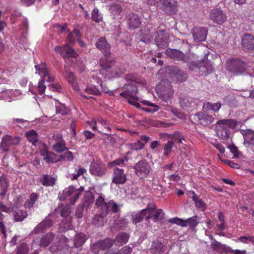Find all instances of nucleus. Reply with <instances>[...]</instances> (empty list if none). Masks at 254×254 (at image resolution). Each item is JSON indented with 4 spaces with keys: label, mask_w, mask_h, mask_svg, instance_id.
<instances>
[{
    "label": "nucleus",
    "mask_w": 254,
    "mask_h": 254,
    "mask_svg": "<svg viewBox=\"0 0 254 254\" xmlns=\"http://www.w3.org/2000/svg\"><path fill=\"white\" fill-rule=\"evenodd\" d=\"M96 47L101 50L104 54L105 58L100 60L101 68L100 73L105 78H114L120 76L126 71V67L119 64L112 70L111 68L114 64V61L108 59L110 55V46L103 37L100 38L96 43Z\"/></svg>",
    "instance_id": "f257e3e1"
},
{
    "label": "nucleus",
    "mask_w": 254,
    "mask_h": 254,
    "mask_svg": "<svg viewBox=\"0 0 254 254\" xmlns=\"http://www.w3.org/2000/svg\"><path fill=\"white\" fill-rule=\"evenodd\" d=\"M96 205L100 209V214L95 215L92 219V223L96 226H100L106 222L105 217L110 211L117 213L120 211L121 205H118L113 200L108 202L105 201L102 196H99L96 200Z\"/></svg>",
    "instance_id": "f03ea898"
},
{
    "label": "nucleus",
    "mask_w": 254,
    "mask_h": 254,
    "mask_svg": "<svg viewBox=\"0 0 254 254\" xmlns=\"http://www.w3.org/2000/svg\"><path fill=\"white\" fill-rule=\"evenodd\" d=\"M36 70L39 72V74L42 77V79L39 81L38 90L40 95H43L46 89V86L44 84L45 81L51 82L54 80V77L49 74V71L45 63H41L35 66Z\"/></svg>",
    "instance_id": "7ed1b4c3"
},
{
    "label": "nucleus",
    "mask_w": 254,
    "mask_h": 254,
    "mask_svg": "<svg viewBox=\"0 0 254 254\" xmlns=\"http://www.w3.org/2000/svg\"><path fill=\"white\" fill-rule=\"evenodd\" d=\"M236 125V122L233 120H222L217 122L216 126L217 135L222 139L228 138L230 135L229 128H233Z\"/></svg>",
    "instance_id": "20e7f679"
},
{
    "label": "nucleus",
    "mask_w": 254,
    "mask_h": 254,
    "mask_svg": "<svg viewBox=\"0 0 254 254\" xmlns=\"http://www.w3.org/2000/svg\"><path fill=\"white\" fill-rule=\"evenodd\" d=\"M156 91L159 98L166 102L170 100L174 94L172 87L168 80H161L156 86Z\"/></svg>",
    "instance_id": "39448f33"
},
{
    "label": "nucleus",
    "mask_w": 254,
    "mask_h": 254,
    "mask_svg": "<svg viewBox=\"0 0 254 254\" xmlns=\"http://www.w3.org/2000/svg\"><path fill=\"white\" fill-rule=\"evenodd\" d=\"M127 90L120 93V95L127 99L130 104L137 108H141L140 104L137 102L138 99L136 96L137 91V87L134 84H128L126 86Z\"/></svg>",
    "instance_id": "423d86ee"
},
{
    "label": "nucleus",
    "mask_w": 254,
    "mask_h": 254,
    "mask_svg": "<svg viewBox=\"0 0 254 254\" xmlns=\"http://www.w3.org/2000/svg\"><path fill=\"white\" fill-rule=\"evenodd\" d=\"M83 190V187H80L79 189H75L73 187H69L65 189L63 191V196H61V200H69L70 203L74 204L78 199L81 192Z\"/></svg>",
    "instance_id": "0eeeda50"
},
{
    "label": "nucleus",
    "mask_w": 254,
    "mask_h": 254,
    "mask_svg": "<svg viewBox=\"0 0 254 254\" xmlns=\"http://www.w3.org/2000/svg\"><path fill=\"white\" fill-rule=\"evenodd\" d=\"M135 174L140 178L146 177L151 170L150 164L146 160H141L134 166Z\"/></svg>",
    "instance_id": "6e6552de"
},
{
    "label": "nucleus",
    "mask_w": 254,
    "mask_h": 254,
    "mask_svg": "<svg viewBox=\"0 0 254 254\" xmlns=\"http://www.w3.org/2000/svg\"><path fill=\"white\" fill-rule=\"evenodd\" d=\"M200 64L199 63L198 64L194 62L190 63L189 65V68L192 71L198 69L201 75H207L212 72L213 67L209 61L203 60Z\"/></svg>",
    "instance_id": "1a4fd4ad"
},
{
    "label": "nucleus",
    "mask_w": 254,
    "mask_h": 254,
    "mask_svg": "<svg viewBox=\"0 0 254 254\" xmlns=\"http://www.w3.org/2000/svg\"><path fill=\"white\" fill-rule=\"evenodd\" d=\"M226 69L236 74L243 73L245 70V64L240 60L231 59L227 61Z\"/></svg>",
    "instance_id": "9d476101"
},
{
    "label": "nucleus",
    "mask_w": 254,
    "mask_h": 254,
    "mask_svg": "<svg viewBox=\"0 0 254 254\" xmlns=\"http://www.w3.org/2000/svg\"><path fill=\"white\" fill-rule=\"evenodd\" d=\"M166 72L169 76L176 81L184 82L187 79V75L175 66H169L166 67Z\"/></svg>",
    "instance_id": "9b49d317"
},
{
    "label": "nucleus",
    "mask_w": 254,
    "mask_h": 254,
    "mask_svg": "<svg viewBox=\"0 0 254 254\" xmlns=\"http://www.w3.org/2000/svg\"><path fill=\"white\" fill-rule=\"evenodd\" d=\"M159 7L168 14H174L178 11L177 3L175 0H160Z\"/></svg>",
    "instance_id": "f8f14e48"
},
{
    "label": "nucleus",
    "mask_w": 254,
    "mask_h": 254,
    "mask_svg": "<svg viewBox=\"0 0 254 254\" xmlns=\"http://www.w3.org/2000/svg\"><path fill=\"white\" fill-rule=\"evenodd\" d=\"M209 18L217 24H222L227 19L225 12L219 8H214L209 12Z\"/></svg>",
    "instance_id": "ddd939ff"
},
{
    "label": "nucleus",
    "mask_w": 254,
    "mask_h": 254,
    "mask_svg": "<svg viewBox=\"0 0 254 254\" xmlns=\"http://www.w3.org/2000/svg\"><path fill=\"white\" fill-rule=\"evenodd\" d=\"M173 139L169 140L165 145L163 149L164 156H168L171 152L174 141L179 143H182L183 140H185L184 136L180 132H176L173 134Z\"/></svg>",
    "instance_id": "4468645a"
},
{
    "label": "nucleus",
    "mask_w": 254,
    "mask_h": 254,
    "mask_svg": "<svg viewBox=\"0 0 254 254\" xmlns=\"http://www.w3.org/2000/svg\"><path fill=\"white\" fill-rule=\"evenodd\" d=\"M166 55L170 58L175 60L181 61L184 63L189 62L190 57L185 56L181 51L174 49L168 48L166 51Z\"/></svg>",
    "instance_id": "2eb2a0df"
},
{
    "label": "nucleus",
    "mask_w": 254,
    "mask_h": 254,
    "mask_svg": "<svg viewBox=\"0 0 254 254\" xmlns=\"http://www.w3.org/2000/svg\"><path fill=\"white\" fill-rule=\"evenodd\" d=\"M244 144L245 147L253 151H254V130L247 129L243 130Z\"/></svg>",
    "instance_id": "dca6fc26"
},
{
    "label": "nucleus",
    "mask_w": 254,
    "mask_h": 254,
    "mask_svg": "<svg viewBox=\"0 0 254 254\" xmlns=\"http://www.w3.org/2000/svg\"><path fill=\"white\" fill-rule=\"evenodd\" d=\"M191 34L195 42L205 40L207 34V29L205 27H196L192 29Z\"/></svg>",
    "instance_id": "f3484780"
},
{
    "label": "nucleus",
    "mask_w": 254,
    "mask_h": 254,
    "mask_svg": "<svg viewBox=\"0 0 254 254\" xmlns=\"http://www.w3.org/2000/svg\"><path fill=\"white\" fill-rule=\"evenodd\" d=\"M156 44L159 48L164 49L168 46L169 37L167 33L161 30L157 32L155 38Z\"/></svg>",
    "instance_id": "a211bd4d"
},
{
    "label": "nucleus",
    "mask_w": 254,
    "mask_h": 254,
    "mask_svg": "<svg viewBox=\"0 0 254 254\" xmlns=\"http://www.w3.org/2000/svg\"><path fill=\"white\" fill-rule=\"evenodd\" d=\"M56 52L60 53L63 55L64 58L66 60V58L69 57L75 58L78 55L77 54L67 45H65L64 47L56 46L55 48Z\"/></svg>",
    "instance_id": "6ab92c4d"
},
{
    "label": "nucleus",
    "mask_w": 254,
    "mask_h": 254,
    "mask_svg": "<svg viewBox=\"0 0 254 254\" xmlns=\"http://www.w3.org/2000/svg\"><path fill=\"white\" fill-rule=\"evenodd\" d=\"M113 183L116 184H124L127 181V176L124 170L118 167L114 169Z\"/></svg>",
    "instance_id": "aec40b11"
},
{
    "label": "nucleus",
    "mask_w": 254,
    "mask_h": 254,
    "mask_svg": "<svg viewBox=\"0 0 254 254\" xmlns=\"http://www.w3.org/2000/svg\"><path fill=\"white\" fill-rule=\"evenodd\" d=\"M194 119L197 120L199 124L204 126L211 124L214 120V118L212 116L202 112L195 114Z\"/></svg>",
    "instance_id": "412c9836"
},
{
    "label": "nucleus",
    "mask_w": 254,
    "mask_h": 254,
    "mask_svg": "<svg viewBox=\"0 0 254 254\" xmlns=\"http://www.w3.org/2000/svg\"><path fill=\"white\" fill-rule=\"evenodd\" d=\"M19 141L20 138L18 137H12L9 135H5L2 137L1 147L4 151H7L9 147L17 144Z\"/></svg>",
    "instance_id": "4be33fe9"
},
{
    "label": "nucleus",
    "mask_w": 254,
    "mask_h": 254,
    "mask_svg": "<svg viewBox=\"0 0 254 254\" xmlns=\"http://www.w3.org/2000/svg\"><path fill=\"white\" fill-rule=\"evenodd\" d=\"M90 173L96 176H102L106 172V168L104 166H101L99 163L92 161L89 169Z\"/></svg>",
    "instance_id": "5701e85b"
},
{
    "label": "nucleus",
    "mask_w": 254,
    "mask_h": 254,
    "mask_svg": "<svg viewBox=\"0 0 254 254\" xmlns=\"http://www.w3.org/2000/svg\"><path fill=\"white\" fill-rule=\"evenodd\" d=\"M151 213H152V210L146 209V208L142 210L139 213H133L132 214L133 223L136 224L140 222L144 217L146 220H148Z\"/></svg>",
    "instance_id": "b1692460"
},
{
    "label": "nucleus",
    "mask_w": 254,
    "mask_h": 254,
    "mask_svg": "<svg viewBox=\"0 0 254 254\" xmlns=\"http://www.w3.org/2000/svg\"><path fill=\"white\" fill-rule=\"evenodd\" d=\"M180 104L184 110L187 111H191L196 106V103L192 99L189 97L181 98L180 100Z\"/></svg>",
    "instance_id": "393cba45"
},
{
    "label": "nucleus",
    "mask_w": 254,
    "mask_h": 254,
    "mask_svg": "<svg viewBox=\"0 0 254 254\" xmlns=\"http://www.w3.org/2000/svg\"><path fill=\"white\" fill-rule=\"evenodd\" d=\"M242 43L244 48L247 50H254V37L249 34H245L242 39Z\"/></svg>",
    "instance_id": "a878e982"
},
{
    "label": "nucleus",
    "mask_w": 254,
    "mask_h": 254,
    "mask_svg": "<svg viewBox=\"0 0 254 254\" xmlns=\"http://www.w3.org/2000/svg\"><path fill=\"white\" fill-rule=\"evenodd\" d=\"M89 126L92 127L93 130H97L98 127V125H101L108 130H110V128L107 123V121L102 118H99L97 120H92L91 122H87Z\"/></svg>",
    "instance_id": "bb28decb"
},
{
    "label": "nucleus",
    "mask_w": 254,
    "mask_h": 254,
    "mask_svg": "<svg viewBox=\"0 0 254 254\" xmlns=\"http://www.w3.org/2000/svg\"><path fill=\"white\" fill-rule=\"evenodd\" d=\"M41 154L43 157V159L48 163H56L59 160V157L54 153L48 152L46 149H44L41 151Z\"/></svg>",
    "instance_id": "cd10ccee"
},
{
    "label": "nucleus",
    "mask_w": 254,
    "mask_h": 254,
    "mask_svg": "<svg viewBox=\"0 0 254 254\" xmlns=\"http://www.w3.org/2000/svg\"><path fill=\"white\" fill-rule=\"evenodd\" d=\"M146 209L152 210V213L149 215V218L153 217L155 222L160 220L163 218L164 213L162 210L160 209H156V207L154 204H152L151 206H148Z\"/></svg>",
    "instance_id": "c85d7f7f"
},
{
    "label": "nucleus",
    "mask_w": 254,
    "mask_h": 254,
    "mask_svg": "<svg viewBox=\"0 0 254 254\" xmlns=\"http://www.w3.org/2000/svg\"><path fill=\"white\" fill-rule=\"evenodd\" d=\"M127 23L129 26L133 29L138 28L141 24L140 20L138 16L133 13L128 15Z\"/></svg>",
    "instance_id": "c756f323"
},
{
    "label": "nucleus",
    "mask_w": 254,
    "mask_h": 254,
    "mask_svg": "<svg viewBox=\"0 0 254 254\" xmlns=\"http://www.w3.org/2000/svg\"><path fill=\"white\" fill-rule=\"evenodd\" d=\"M52 225V221L49 218H47L42 222L37 225L34 231L36 233H42L46 230L47 228L50 227Z\"/></svg>",
    "instance_id": "7c9ffc66"
},
{
    "label": "nucleus",
    "mask_w": 254,
    "mask_h": 254,
    "mask_svg": "<svg viewBox=\"0 0 254 254\" xmlns=\"http://www.w3.org/2000/svg\"><path fill=\"white\" fill-rule=\"evenodd\" d=\"M129 239V235L125 233H121L117 235L113 241L114 244L117 246H121L127 243Z\"/></svg>",
    "instance_id": "2f4dec72"
},
{
    "label": "nucleus",
    "mask_w": 254,
    "mask_h": 254,
    "mask_svg": "<svg viewBox=\"0 0 254 254\" xmlns=\"http://www.w3.org/2000/svg\"><path fill=\"white\" fill-rule=\"evenodd\" d=\"M166 250V247L157 241L154 242L151 246V251L152 254H161Z\"/></svg>",
    "instance_id": "473e14b6"
},
{
    "label": "nucleus",
    "mask_w": 254,
    "mask_h": 254,
    "mask_svg": "<svg viewBox=\"0 0 254 254\" xmlns=\"http://www.w3.org/2000/svg\"><path fill=\"white\" fill-rule=\"evenodd\" d=\"M142 103L147 106V107L141 108V109L146 112L148 113H154L159 110V106L155 105L149 101L144 100L142 101Z\"/></svg>",
    "instance_id": "72a5a7b5"
},
{
    "label": "nucleus",
    "mask_w": 254,
    "mask_h": 254,
    "mask_svg": "<svg viewBox=\"0 0 254 254\" xmlns=\"http://www.w3.org/2000/svg\"><path fill=\"white\" fill-rule=\"evenodd\" d=\"M86 239V236L85 234L83 233L77 234L73 240L74 246L76 248L80 247L85 243Z\"/></svg>",
    "instance_id": "f704fd0d"
},
{
    "label": "nucleus",
    "mask_w": 254,
    "mask_h": 254,
    "mask_svg": "<svg viewBox=\"0 0 254 254\" xmlns=\"http://www.w3.org/2000/svg\"><path fill=\"white\" fill-rule=\"evenodd\" d=\"M65 72L66 74V79L69 82L71 83V86L73 89L77 91L79 90L78 84L75 80V76L74 74L71 72H67L66 70H65Z\"/></svg>",
    "instance_id": "c9c22d12"
},
{
    "label": "nucleus",
    "mask_w": 254,
    "mask_h": 254,
    "mask_svg": "<svg viewBox=\"0 0 254 254\" xmlns=\"http://www.w3.org/2000/svg\"><path fill=\"white\" fill-rule=\"evenodd\" d=\"M211 247L214 250L219 253L226 252L228 250V248L225 245L221 244L216 240L212 241Z\"/></svg>",
    "instance_id": "e433bc0d"
},
{
    "label": "nucleus",
    "mask_w": 254,
    "mask_h": 254,
    "mask_svg": "<svg viewBox=\"0 0 254 254\" xmlns=\"http://www.w3.org/2000/svg\"><path fill=\"white\" fill-rule=\"evenodd\" d=\"M221 107V104L219 102L215 103L208 102L204 104L203 108L204 110H212L214 112H217L220 109Z\"/></svg>",
    "instance_id": "4c0bfd02"
},
{
    "label": "nucleus",
    "mask_w": 254,
    "mask_h": 254,
    "mask_svg": "<svg viewBox=\"0 0 254 254\" xmlns=\"http://www.w3.org/2000/svg\"><path fill=\"white\" fill-rule=\"evenodd\" d=\"M41 182L45 186H51L55 183V179L47 175H44L41 178Z\"/></svg>",
    "instance_id": "58836bf2"
},
{
    "label": "nucleus",
    "mask_w": 254,
    "mask_h": 254,
    "mask_svg": "<svg viewBox=\"0 0 254 254\" xmlns=\"http://www.w3.org/2000/svg\"><path fill=\"white\" fill-rule=\"evenodd\" d=\"M55 235L52 233H48L43 237L41 240L40 246L42 247H47L53 240Z\"/></svg>",
    "instance_id": "ea45409f"
},
{
    "label": "nucleus",
    "mask_w": 254,
    "mask_h": 254,
    "mask_svg": "<svg viewBox=\"0 0 254 254\" xmlns=\"http://www.w3.org/2000/svg\"><path fill=\"white\" fill-rule=\"evenodd\" d=\"M80 36V32L77 29H75L69 34L67 37V41L69 43H73L75 40H78Z\"/></svg>",
    "instance_id": "a19ab883"
},
{
    "label": "nucleus",
    "mask_w": 254,
    "mask_h": 254,
    "mask_svg": "<svg viewBox=\"0 0 254 254\" xmlns=\"http://www.w3.org/2000/svg\"><path fill=\"white\" fill-rule=\"evenodd\" d=\"M13 215L15 221H21L27 215L26 212L22 210H19L17 211L13 210Z\"/></svg>",
    "instance_id": "79ce46f5"
},
{
    "label": "nucleus",
    "mask_w": 254,
    "mask_h": 254,
    "mask_svg": "<svg viewBox=\"0 0 254 254\" xmlns=\"http://www.w3.org/2000/svg\"><path fill=\"white\" fill-rule=\"evenodd\" d=\"M190 193L192 194L191 198L194 202L196 207L198 208H203L205 207V203L201 199H200L197 197L196 194L193 191H190Z\"/></svg>",
    "instance_id": "37998d69"
},
{
    "label": "nucleus",
    "mask_w": 254,
    "mask_h": 254,
    "mask_svg": "<svg viewBox=\"0 0 254 254\" xmlns=\"http://www.w3.org/2000/svg\"><path fill=\"white\" fill-rule=\"evenodd\" d=\"M61 138L60 141L53 145V149L58 153H61L66 149L65 143L62 138Z\"/></svg>",
    "instance_id": "c03bdc74"
},
{
    "label": "nucleus",
    "mask_w": 254,
    "mask_h": 254,
    "mask_svg": "<svg viewBox=\"0 0 254 254\" xmlns=\"http://www.w3.org/2000/svg\"><path fill=\"white\" fill-rule=\"evenodd\" d=\"M26 136L29 141L33 144L38 141V136L36 132L32 129L26 133Z\"/></svg>",
    "instance_id": "a18cd8bd"
},
{
    "label": "nucleus",
    "mask_w": 254,
    "mask_h": 254,
    "mask_svg": "<svg viewBox=\"0 0 254 254\" xmlns=\"http://www.w3.org/2000/svg\"><path fill=\"white\" fill-rule=\"evenodd\" d=\"M38 198V195L35 193H32L30 194L29 199H27L25 203L24 206L26 208H30L35 203L36 200Z\"/></svg>",
    "instance_id": "49530a36"
},
{
    "label": "nucleus",
    "mask_w": 254,
    "mask_h": 254,
    "mask_svg": "<svg viewBox=\"0 0 254 254\" xmlns=\"http://www.w3.org/2000/svg\"><path fill=\"white\" fill-rule=\"evenodd\" d=\"M114 243L113 240L110 239H106L99 243V245L103 250L110 248L113 246Z\"/></svg>",
    "instance_id": "de8ad7c7"
},
{
    "label": "nucleus",
    "mask_w": 254,
    "mask_h": 254,
    "mask_svg": "<svg viewBox=\"0 0 254 254\" xmlns=\"http://www.w3.org/2000/svg\"><path fill=\"white\" fill-rule=\"evenodd\" d=\"M94 200V196L92 192L90 191L86 192L84 197V206L88 205L92 203Z\"/></svg>",
    "instance_id": "09e8293b"
},
{
    "label": "nucleus",
    "mask_w": 254,
    "mask_h": 254,
    "mask_svg": "<svg viewBox=\"0 0 254 254\" xmlns=\"http://www.w3.org/2000/svg\"><path fill=\"white\" fill-rule=\"evenodd\" d=\"M102 15L99 13L97 8H94L92 12V19L96 22H99L102 20Z\"/></svg>",
    "instance_id": "8fccbe9b"
},
{
    "label": "nucleus",
    "mask_w": 254,
    "mask_h": 254,
    "mask_svg": "<svg viewBox=\"0 0 254 254\" xmlns=\"http://www.w3.org/2000/svg\"><path fill=\"white\" fill-rule=\"evenodd\" d=\"M127 161V157H125L124 158H119L116 159L115 160L109 163L108 166L109 167H117V166L122 165L125 164V161Z\"/></svg>",
    "instance_id": "3c124183"
},
{
    "label": "nucleus",
    "mask_w": 254,
    "mask_h": 254,
    "mask_svg": "<svg viewBox=\"0 0 254 254\" xmlns=\"http://www.w3.org/2000/svg\"><path fill=\"white\" fill-rule=\"evenodd\" d=\"M85 90L86 93L90 94L98 95L100 94V92L99 89L94 85H90L87 86Z\"/></svg>",
    "instance_id": "603ef678"
},
{
    "label": "nucleus",
    "mask_w": 254,
    "mask_h": 254,
    "mask_svg": "<svg viewBox=\"0 0 254 254\" xmlns=\"http://www.w3.org/2000/svg\"><path fill=\"white\" fill-rule=\"evenodd\" d=\"M169 222L173 224H176L177 225L182 227L186 226V222H185V220L180 219L178 217L170 219L169 220Z\"/></svg>",
    "instance_id": "864d4df0"
},
{
    "label": "nucleus",
    "mask_w": 254,
    "mask_h": 254,
    "mask_svg": "<svg viewBox=\"0 0 254 254\" xmlns=\"http://www.w3.org/2000/svg\"><path fill=\"white\" fill-rule=\"evenodd\" d=\"M29 249L26 244H22L17 249L16 254H27Z\"/></svg>",
    "instance_id": "5fc2aeb1"
},
{
    "label": "nucleus",
    "mask_w": 254,
    "mask_h": 254,
    "mask_svg": "<svg viewBox=\"0 0 254 254\" xmlns=\"http://www.w3.org/2000/svg\"><path fill=\"white\" fill-rule=\"evenodd\" d=\"M196 218V217H192L185 220L186 226L189 225L190 228L195 227L198 224Z\"/></svg>",
    "instance_id": "6e6d98bb"
},
{
    "label": "nucleus",
    "mask_w": 254,
    "mask_h": 254,
    "mask_svg": "<svg viewBox=\"0 0 254 254\" xmlns=\"http://www.w3.org/2000/svg\"><path fill=\"white\" fill-rule=\"evenodd\" d=\"M111 11L114 15H118L122 11V7L119 5H113L111 6Z\"/></svg>",
    "instance_id": "4d7b16f0"
},
{
    "label": "nucleus",
    "mask_w": 254,
    "mask_h": 254,
    "mask_svg": "<svg viewBox=\"0 0 254 254\" xmlns=\"http://www.w3.org/2000/svg\"><path fill=\"white\" fill-rule=\"evenodd\" d=\"M239 240L244 243H248L249 242H254V237L253 236L247 235L245 236L241 237Z\"/></svg>",
    "instance_id": "13d9d810"
},
{
    "label": "nucleus",
    "mask_w": 254,
    "mask_h": 254,
    "mask_svg": "<svg viewBox=\"0 0 254 254\" xmlns=\"http://www.w3.org/2000/svg\"><path fill=\"white\" fill-rule=\"evenodd\" d=\"M132 147L135 150H141L144 148V143L140 140H137L132 144Z\"/></svg>",
    "instance_id": "bf43d9fd"
},
{
    "label": "nucleus",
    "mask_w": 254,
    "mask_h": 254,
    "mask_svg": "<svg viewBox=\"0 0 254 254\" xmlns=\"http://www.w3.org/2000/svg\"><path fill=\"white\" fill-rule=\"evenodd\" d=\"M71 212L70 207L69 205L65 206L61 211V215L63 217H67Z\"/></svg>",
    "instance_id": "052dcab7"
},
{
    "label": "nucleus",
    "mask_w": 254,
    "mask_h": 254,
    "mask_svg": "<svg viewBox=\"0 0 254 254\" xmlns=\"http://www.w3.org/2000/svg\"><path fill=\"white\" fill-rule=\"evenodd\" d=\"M56 112L57 113H60L62 115L65 114L66 113V109L64 106V105H61L60 104V106H56Z\"/></svg>",
    "instance_id": "680f3d73"
},
{
    "label": "nucleus",
    "mask_w": 254,
    "mask_h": 254,
    "mask_svg": "<svg viewBox=\"0 0 254 254\" xmlns=\"http://www.w3.org/2000/svg\"><path fill=\"white\" fill-rule=\"evenodd\" d=\"M61 157L67 161H72L73 159L72 153L70 151L65 152L63 155H62Z\"/></svg>",
    "instance_id": "e2e57ef3"
},
{
    "label": "nucleus",
    "mask_w": 254,
    "mask_h": 254,
    "mask_svg": "<svg viewBox=\"0 0 254 254\" xmlns=\"http://www.w3.org/2000/svg\"><path fill=\"white\" fill-rule=\"evenodd\" d=\"M0 182L1 184V189L7 190L8 187V183L4 177H0Z\"/></svg>",
    "instance_id": "0e129e2a"
},
{
    "label": "nucleus",
    "mask_w": 254,
    "mask_h": 254,
    "mask_svg": "<svg viewBox=\"0 0 254 254\" xmlns=\"http://www.w3.org/2000/svg\"><path fill=\"white\" fill-rule=\"evenodd\" d=\"M172 112L178 118L181 119H186V115L183 113L179 112L177 109H173L172 110Z\"/></svg>",
    "instance_id": "69168bd1"
},
{
    "label": "nucleus",
    "mask_w": 254,
    "mask_h": 254,
    "mask_svg": "<svg viewBox=\"0 0 254 254\" xmlns=\"http://www.w3.org/2000/svg\"><path fill=\"white\" fill-rule=\"evenodd\" d=\"M54 28L55 29V30H57L58 31H59L61 32H68V30L66 29V25L61 26L59 24H56L55 25H54Z\"/></svg>",
    "instance_id": "338daca9"
},
{
    "label": "nucleus",
    "mask_w": 254,
    "mask_h": 254,
    "mask_svg": "<svg viewBox=\"0 0 254 254\" xmlns=\"http://www.w3.org/2000/svg\"><path fill=\"white\" fill-rule=\"evenodd\" d=\"M228 147L230 149V151L234 154L235 157H238L239 156L240 152L238 150L237 147L234 145H232L229 146Z\"/></svg>",
    "instance_id": "774afa93"
}]
</instances>
